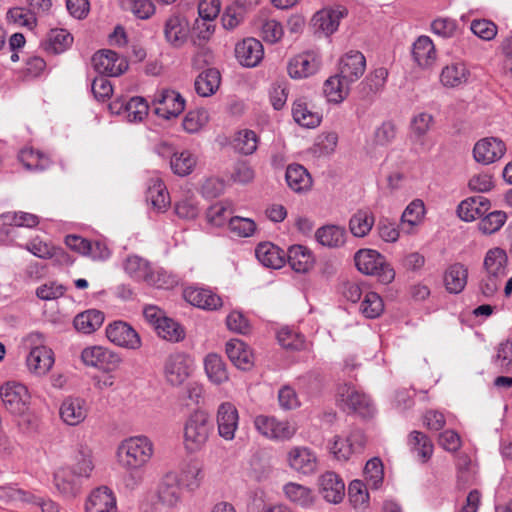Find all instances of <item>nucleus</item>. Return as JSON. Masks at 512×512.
<instances>
[{
    "label": "nucleus",
    "mask_w": 512,
    "mask_h": 512,
    "mask_svg": "<svg viewBox=\"0 0 512 512\" xmlns=\"http://www.w3.org/2000/svg\"><path fill=\"white\" fill-rule=\"evenodd\" d=\"M154 455V444L144 435L131 436L117 447L119 466L130 474L138 473L146 467Z\"/></svg>",
    "instance_id": "1"
},
{
    "label": "nucleus",
    "mask_w": 512,
    "mask_h": 512,
    "mask_svg": "<svg viewBox=\"0 0 512 512\" xmlns=\"http://www.w3.org/2000/svg\"><path fill=\"white\" fill-rule=\"evenodd\" d=\"M508 256L504 249L494 247L489 249L483 260L484 276L480 283L483 295L493 296L507 275Z\"/></svg>",
    "instance_id": "2"
},
{
    "label": "nucleus",
    "mask_w": 512,
    "mask_h": 512,
    "mask_svg": "<svg viewBox=\"0 0 512 512\" xmlns=\"http://www.w3.org/2000/svg\"><path fill=\"white\" fill-rule=\"evenodd\" d=\"M213 425L209 415L201 410L194 411L184 424V447L189 453L200 451L207 443Z\"/></svg>",
    "instance_id": "3"
},
{
    "label": "nucleus",
    "mask_w": 512,
    "mask_h": 512,
    "mask_svg": "<svg viewBox=\"0 0 512 512\" xmlns=\"http://www.w3.org/2000/svg\"><path fill=\"white\" fill-rule=\"evenodd\" d=\"M30 352L26 358V364L31 373L36 376L46 375L54 364L52 349L44 344V336L39 332L30 333L26 339Z\"/></svg>",
    "instance_id": "4"
},
{
    "label": "nucleus",
    "mask_w": 512,
    "mask_h": 512,
    "mask_svg": "<svg viewBox=\"0 0 512 512\" xmlns=\"http://www.w3.org/2000/svg\"><path fill=\"white\" fill-rule=\"evenodd\" d=\"M354 261L361 273L375 276L383 284H388L395 278L394 269L376 250L361 249L355 254Z\"/></svg>",
    "instance_id": "5"
},
{
    "label": "nucleus",
    "mask_w": 512,
    "mask_h": 512,
    "mask_svg": "<svg viewBox=\"0 0 512 512\" xmlns=\"http://www.w3.org/2000/svg\"><path fill=\"white\" fill-rule=\"evenodd\" d=\"M336 401L344 411L354 412L362 417H369L374 412L370 398L350 384L338 386Z\"/></svg>",
    "instance_id": "6"
},
{
    "label": "nucleus",
    "mask_w": 512,
    "mask_h": 512,
    "mask_svg": "<svg viewBox=\"0 0 512 512\" xmlns=\"http://www.w3.org/2000/svg\"><path fill=\"white\" fill-rule=\"evenodd\" d=\"M81 360L86 366L94 367L107 373L117 370L122 363L118 353L103 346L84 348L81 352Z\"/></svg>",
    "instance_id": "7"
},
{
    "label": "nucleus",
    "mask_w": 512,
    "mask_h": 512,
    "mask_svg": "<svg viewBox=\"0 0 512 512\" xmlns=\"http://www.w3.org/2000/svg\"><path fill=\"white\" fill-rule=\"evenodd\" d=\"M152 104L156 115L169 120L184 111L186 101L179 92L173 89H162L154 94Z\"/></svg>",
    "instance_id": "8"
},
{
    "label": "nucleus",
    "mask_w": 512,
    "mask_h": 512,
    "mask_svg": "<svg viewBox=\"0 0 512 512\" xmlns=\"http://www.w3.org/2000/svg\"><path fill=\"white\" fill-rule=\"evenodd\" d=\"M254 426L261 435L271 440L286 441L296 433V427L289 421H280L273 416H256Z\"/></svg>",
    "instance_id": "9"
},
{
    "label": "nucleus",
    "mask_w": 512,
    "mask_h": 512,
    "mask_svg": "<svg viewBox=\"0 0 512 512\" xmlns=\"http://www.w3.org/2000/svg\"><path fill=\"white\" fill-rule=\"evenodd\" d=\"M365 444L366 438L364 433L356 429L351 431L347 437L335 436L329 450L335 459L347 461L353 454L361 453Z\"/></svg>",
    "instance_id": "10"
},
{
    "label": "nucleus",
    "mask_w": 512,
    "mask_h": 512,
    "mask_svg": "<svg viewBox=\"0 0 512 512\" xmlns=\"http://www.w3.org/2000/svg\"><path fill=\"white\" fill-rule=\"evenodd\" d=\"M1 400L12 414H22L28 408L30 395L28 389L20 383L6 382L0 387Z\"/></svg>",
    "instance_id": "11"
},
{
    "label": "nucleus",
    "mask_w": 512,
    "mask_h": 512,
    "mask_svg": "<svg viewBox=\"0 0 512 512\" xmlns=\"http://www.w3.org/2000/svg\"><path fill=\"white\" fill-rule=\"evenodd\" d=\"M106 336L114 345L137 350L141 347V338L137 331L127 322L114 321L106 327Z\"/></svg>",
    "instance_id": "12"
},
{
    "label": "nucleus",
    "mask_w": 512,
    "mask_h": 512,
    "mask_svg": "<svg viewBox=\"0 0 512 512\" xmlns=\"http://www.w3.org/2000/svg\"><path fill=\"white\" fill-rule=\"evenodd\" d=\"M92 64L97 72L108 76H119L128 68V62L112 50H101L92 57Z\"/></svg>",
    "instance_id": "13"
},
{
    "label": "nucleus",
    "mask_w": 512,
    "mask_h": 512,
    "mask_svg": "<svg viewBox=\"0 0 512 512\" xmlns=\"http://www.w3.org/2000/svg\"><path fill=\"white\" fill-rule=\"evenodd\" d=\"M321 66L320 56L313 51L296 55L289 60L287 71L293 79H303L316 74Z\"/></svg>",
    "instance_id": "14"
},
{
    "label": "nucleus",
    "mask_w": 512,
    "mask_h": 512,
    "mask_svg": "<svg viewBox=\"0 0 512 512\" xmlns=\"http://www.w3.org/2000/svg\"><path fill=\"white\" fill-rule=\"evenodd\" d=\"M112 113L123 114L129 122H142L148 115L149 106L142 97H132L126 101L123 98L115 99L110 103Z\"/></svg>",
    "instance_id": "15"
},
{
    "label": "nucleus",
    "mask_w": 512,
    "mask_h": 512,
    "mask_svg": "<svg viewBox=\"0 0 512 512\" xmlns=\"http://www.w3.org/2000/svg\"><path fill=\"white\" fill-rule=\"evenodd\" d=\"M192 361L186 354L176 353L168 357L165 363V378L173 386L183 384L190 376Z\"/></svg>",
    "instance_id": "16"
},
{
    "label": "nucleus",
    "mask_w": 512,
    "mask_h": 512,
    "mask_svg": "<svg viewBox=\"0 0 512 512\" xmlns=\"http://www.w3.org/2000/svg\"><path fill=\"white\" fill-rule=\"evenodd\" d=\"M287 462L291 469L304 476L314 473L318 465L315 453L304 446L292 447L287 453Z\"/></svg>",
    "instance_id": "17"
},
{
    "label": "nucleus",
    "mask_w": 512,
    "mask_h": 512,
    "mask_svg": "<svg viewBox=\"0 0 512 512\" xmlns=\"http://www.w3.org/2000/svg\"><path fill=\"white\" fill-rule=\"evenodd\" d=\"M89 412V407L84 398L68 396L59 408L61 420L69 426H77L84 422Z\"/></svg>",
    "instance_id": "18"
},
{
    "label": "nucleus",
    "mask_w": 512,
    "mask_h": 512,
    "mask_svg": "<svg viewBox=\"0 0 512 512\" xmlns=\"http://www.w3.org/2000/svg\"><path fill=\"white\" fill-rule=\"evenodd\" d=\"M506 151L505 143L495 137L479 140L473 149L474 159L481 164L488 165L503 157Z\"/></svg>",
    "instance_id": "19"
},
{
    "label": "nucleus",
    "mask_w": 512,
    "mask_h": 512,
    "mask_svg": "<svg viewBox=\"0 0 512 512\" xmlns=\"http://www.w3.org/2000/svg\"><path fill=\"white\" fill-rule=\"evenodd\" d=\"M366 69V58L360 51L351 50L339 61V75L354 83L362 77Z\"/></svg>",
    "instance_id": "20"
},
{
    "label": "nucleus",
    "mask_w": 512,
    "mask_h": 512,
    "mask_svg": "<svg viewBox=\"0 0 512 512\" xmlns=\"http://www.w3.org/2000/svg\"><path fill=\"white\" fill-rule=\"evenodd\" d=\"M238 423L239 414L237 408L230 402L220 404L217 410V426L220 437L227 441L233 440Z\"/></svg>",
    "instance_id": "21"
},
{
    "label": "nucleus",
    "mask_w": 512,
    "mask_h": 512,
    "mask_svg": "<svg viewBox=\"0 0 512 512\" xmlns=\"http://www.w3.org/2000/svg\"><path fill=\"white\" fill-rule=\"evenodd\" d=\"M235 56L242 66L256 67L264 56L263 45L255 38H246L236 44Z\"/></svg>",
    "instance_id": "22"
},
{
    "label": "nucleus",
    "mask_w": 512,
    "mask_h": 512,
    "mask_svg": "<svg viewBox=\"0 0 512 512\" xmlns=\"http://www.w3.org/2000/svg\"><path fill=\"white\" fill-rule=\"evenodd\" d=\"M116 509L113 491L105 485L94 489L85 503L86 512H115Z\"/></svg>",
    "instance_id": "23"
},
{
    "label": "nucleus",
    "mask_w": 512,
    "mask_h": 512,
    "mask_svg": "<svg viewBox=\"0 0 512 512\" xmlns=\"http://www.w3.org/2000/svg\"><path fill=\"white\" fill-rule=\"evenodd\" d=\"M346 14L347 10L342 6L322 9L313 16V26L316 30L329 36L338 29L340 20L344 18Z\"/></svg>",
    "instance_id": "24"
},
{
    "label": "nucleus",
    "mask_w": 512,
    "mask_h": 512,
    "mask_svg": "<svg viewBox=\"0 0 512 512\" xmlns=\"http://www.w3.org/2000/svg\"><path fill=\"white\" fill-rule=\"evenodd\" d=\"M197 488L198 482H160L157 494L163 504L172 507L178 503L184 491L192 493Z\"/></svg>",
    "instance_id": "25"
},
{
    "label": "nucleus",
    "mask_w": 512,
    "mask_h": 512,
    "mask_svg": "<svg viewBox=\"0 0 512 512\" xmlns=\"http://www.w3.org/2000/svg\"><path fill=\"white\" fill-rule=\"evenodd\" d=\"M184 297L191 305L204 310H217L222 306L220 296L207 288L189 287L185 289Z\"/></svg>",
    "instance_id": "26"
},
{
    "label": "nucleus",
    "mask_w": 512,
    "mask_h": 512,
    "mask_svg": "<svg viewBox=\"0 0 512 512\" xmlns=\"http://www.w3.org/2000/svg\"><path fill=\"white\" fill-rule=\"evenodd\" d=\"M189 24L185 17L174 14L165 22L164 35L166 40L174 47L182 46L188 37Z\"/></svg>",
    "instance_id": "27"
},
{
    "label": "nucleus",
    "mask_w": 512,
    "mask_h": 512,
    "mask_svg": "<svg viewBox=\"0 0 512 512\" xmlns=\"http://www.w3.org/2000/svg\"><path fill=\"white\" fill-rule=\"evenodd\" d=\"M490 201L482 196H472L463 200L457 208L458 216L466 221L470 222L477 218L484 216L490 209Z\"/></svg>",
    "instance_id": "28"
},
{
    "label": "nucleus",
    "mask_w": 512,
    "mask_h": 512,
    "mask_svg": "<svg viewBox=\"0 0 512 512\" xmlns=\"http://www.w3.org/2000/svg\"><path fill=\"white\" fill-rule=\"evenodd\" d=\"M470 71L463 62H452L444 66L440 73V82L444 87L456 88L465 85Z\"/></svg>",
    "instance_id": "29"
},
{
    "label": "nucleus",
    "mask_w": 512,
    "mask_h": 512,
    "mask_svg": "<svg viewBox=\"0 0 512 512\" xmlns=\"http://www.w3.org/2000/svg\"><path fill=\"white\" fill-rule=\"evenodd\" d=\"M146 200L158 212H164L170 206V195L162 179L154 177L148 181Z\"/></svg>",
    "instance_id": "30"
},
{
    "label": "nucleus",
    "mask_w": 512,
    "mask_h": 512,
    "mask_svg": "<svg viewBox=\"0 0 512 512\" xmlns=\"http://www.w3.org/2000/svg\"><path fill=\"white\" fill-rule=\"evenodd\" d=\"M226 354L239 369L248 370L253 365L252 352L242 340L231 339L228 341L226 343Z\"/></svg>",
    "instance_id": "31"
},
{
    "label": "nucleus",
    "mask_w": 512,
    "mask_h": 512,
    "mask_svg": "<svg viewBox=\"0 0 512 512\" xmlns=\"http://www.w3.org/2000/svg\"><path fill=\"white\" fill-rule=\"evenodd\" d=\"M70 469L72 475L78 478H89L92 476L94 464L92 461V451L88 446L80 444L77 447Z\"/></svg>",
    "instance_id": "32"
},
{
    "label": "nucleus",
    "mask_w": 512,
    "mask_h": 512,
    "mask_svg": "<svg viewBox=\"0 0 512 512\" xmlns=\"http://www.w3.org/2000/svg\"><path fill=\"white\" fill-rule=\"evenodd\" d=\"M412 55L422 68L431 67L437 58L435 46L428 36H420L413 44Z\"/></svg>",
    "instance_id": "33"
},
{
    "label": "nucleus",
    "mask_w": 512,
    "mask_h": 512,
    "mask_svg": "<svg viewBox=\"0 0 512 512\" xmlns=\"http://www.w3.org/2000/svg\"><path fill=\"white\" fill-rule=\"evenodd\" d=\"M220 72L215 68L202 71L195 79L196 93L201 97H209L216 93L220 86Z\"/></svg>",
    "instance_id": "34"
},
{
    "label": "nucleus",
    "mask_w": 512,
    "mask_h": 512,
    "mask_svg": "<svg viewBox=\"0 0 512 512\" xmlns=\"http://www.w3.org/2000/svg\"><path fill=\"white\" fill-rule=\"evenodd\" d=\"M292 115L295 122L307 128H314L321 122V115L311 109L305 98L294 101Z\"/></svg>",
    "instance_id": "35"
},
{
    "label": "nucleus",
    "mask_w": 512,
    "mask_h": 512,
    "mask_svg": "<svg viewBox=\"0 0 512 512\" xmlns=\"http://www.w3.org/2000/svg\"><path fill=\"white\" fill-rule=\"evenodd\" d=\"M351 84L337 74L325 81L323 91L329 102L339 104L348 96Z\"/></svg>",
    "instance_id": "36"
},
{
    "label": "nucleus",
    "mask_w": 512,
    "mask_h": 512,
    "mask_svg": "<svg viewBox=\"0 0 512 512\" xmlns=\"http://www.w3.org/2000/svg\"><path fill=\"white\" fill-rule=\"evenodd\" d=\"M197 161V156L189 150L175 151L170 156V168L175 175L185 177L194 171Z\"/></svg>",
    "instance_id": "37"
},
{
    "label": "nucleus",
    "mask_w": 512,
    "mask_h": 512,
    "mask_svg": "<svg viewBox=\"0 0 512 512\" xmlns=\"http://www.w3.org/2000/svg\"><path fill=\"white\" fill-rule=\"evenodd\" d=\"M288 186L295 192H303L312 186V178L307 169L300 164H291L285 174Z\"/></svg>",
    "instance_id": "38"
},
{
    "label": "nucleus",
    "mask_w": 512,
    "mask_h": 512,
    "mask_svg": "<svg viewBox=\"0 0 512 512\" xmlns=\"http://www.w3.org/2000/svg\"><path fill=\"white\" fill-rule=\"evenodd\" d=\"M346 230L337 225H325L317 229L315 233L316 240L323 246L329 248H339L346 242Z\"/></svg>",
    "instance_id": "39"
},
{
    "label": "nucleus",
    "mask_w": 512,
    "mask_h": 512,
    "mask_svg": "<svg viewBox=\"0 0 512 512\" xmlns=\"http://www.w3.org/2000/svg\"><path fill=\"white\" fill-rule=\"evenodd\" d=\"M255 255L260 263L273 269L281 268L285 262L283 251L270 242L258 244Z\"/></svg>",
    "instance_id": "40"
},
{
    "label": "nucleus",
    "mask_w": 512,
    "mask_h": 512,
    "mask_svg": "<svg viewBox=\"0 0 512 512\" xmlns=\"http://www.w3.org/2000/svg\"><path fill=\"white\" fill-rule=\"evenodd\" d=\"M468 269L461 263H454L444 274V284L450 293H460L467 284Z\"/></svg>",
    "instance_id": "41"
},
{
    "label": "nucleus",
    "mask_w": 512,
    "mask_h": 512,
    "mask_svg": "<svg viewBox=\"0 0 512 512\" xmlns=\"http://www.w3.org/2000/svg\"><path fill=\"white\" fill-rule=\"evenodd\" d=\"M73 43V36L65 29H52L42 43L43 48L53 54L66 51Z\"/></svg>",
    "instance_id": "42"
},
{
    "label": "nucleus",
    "mask_w": 512,
    "mask_h": 512,
    "mask_svg": "<svg viewBox=\"0 0 512 512\" xmlns=\"http://www.w3.org/2000/svg\"><path fill=\"white\" fill-rule=\"evenodd\" d=\"M288 263L298 273L309 271L314 263L312 253L302 245H293L287 251Z\"/></svg>",
    "instance_id": "43"
},
{
    "label": "nucleus",
    "mask_w": 512,
    "mask_h": 512,
    "mask_svg": "<svg viewBox=\"0 0 512 512\" xmlns=\"http://www.w3.org/2000/svg\"><path fill=\"white\" fill-rule=\"evenodd\" d=\"M425 206L422 200H413L404 210L401 216V225L405 233L411 234L414 232L424 218Z\"/></svg>",
    "instance_id": "44"
},
{
    "label": "nucleus",
    "mask_w": 512,
    "mask_h": 512,
    "mask_svg": "<svg viewBox=\"0 0 512 512\" xmlns=\"http://www.w3.org/2000/svg\"><path fill=\"white\" fill-rule=\"evenodd\" d=\"M104 322V314L96 309L86 310L76 315L73 321L75 329L84 334L95 332Z\"/></svg>",
    "instance_id": "45"
},
{
    "label": "nucleus",
    "mask_w": 512,
    "mask_h": 512,
    "mask_svg": "<svg viewBox=\"0 0 512 512\" xmlns=\"http://www.w3.org/2000/svg\"><path fill=\"white\" fill-rule=\"evenodd\" d=\"M204 368L208 379L216 385L229 379L226 364L218 354H208L204 359Z\"/></svg>",
    "instance_id": "46"
},
{
    "label": "nucleus",
    "mask_w": 512,
    "mask_h": 512,
    "mask_svg": "<svg viewBox=\"0 0 512 512\" xmlns=\"http://www.w3.org/2000/svg\"><path fill=\"white\" fill-rule=\"evenodd\" d=\"M283 491L290 501L302 507L310 506L316 498L312 489L299 482H288Z\"/></svg>",
    "instance_id": "47"
},
{
    "label": "nucleus",
    "mask_w": 512,
    "mask_h": 512,
    "mask_svg": "<svg viewBox=\"0 0 512 512\" xmlns=\"http://www.w3.org/2000/svg\"><path fill=\"white\" fill-rule=\"evenodd\" d=\"M408 443L414 456L421 462L428 461L433 454V443L427 435L420 431H413L409 435Z\"/></svg>",
    "instance_id": "48"
},
{
    "label": "nucleus",
    "mask_w": 512,
    "mask_h": 512,
    "mask_svg": "<svg viewBox=\"0 0 512 512\" xmlns=\"http://www.w3.org/2000/svg\"><path fill=\"white\" fill-rule=\"evenodd\" d=\"M125 272L136 281H145L152 266L150 262L138 255H129L124 263Z\"/></svg>",
    "instance_id": "49"
},
{
    "label": "nucleus",
    "mask_w": 512,
    "mask_h": 512,
    "mask_svg": "<svg viewBox=\"0 0 512 512\" xmlns=\"http://www.w3.org/2000/svg\"><path fill=\"white\" fill-rule=\"evenodd\" d=\"M375 219L369 210H358L352 215L349 221L350 232L355 237H364L372 229Z\"/></svg>",
    "instance_id": "50"
},
{
    "label": "nucleus",
    "mask_w": 512,
    "mask_h": 512,
    "mask_svg": "<svg viewBox=\"0 0 512 512\" xmlns=\"http://www.w3.org/2000/svg\"><path fill=\"white\" fill-rule=\"evenodd\" d=\"M19 160L29 171H42L50 166L49 158L32 148L22 149L19 153Z\"/></svg>",
    "instance_id": "51"
},
{
    "label": "nucleus",
    "mask_w": 512,
    "mask_h": 512,
    "mask_svg": "<svg viewBox=\"0 0 512 512\" xmlns=\"http://www.w3.org/2000/svg\"><path fill=\"white\" fill-rule=\"evenodd\" d=\"M233 145L239 153L243 155H251L257 150L258 136L252 130H241L235 135Z\"/></svg>",
    "instance_id": "52"
},
{
    "label": "nucleus",
    "mask_w": 512,
    "mask_h": 512,
    "mask_svg": "<svg viewBox=\"0 0 512 512\" xmlns=\"http://www.w3.org/2000/svg\"><path fill=\"white\" fill-rule=\"evenodd\" d=\"M159 323L156 325L155 330L161 338L171 342H178L185 337L184 329L173 319L165 317Z\"/></svg>",
    "instance_id": "53"
},
{
    "label": "nucleus",
    "mask_w": 512,
    "mask_h": 512,
    "mask_svg": "<svg viewBox=\"0 0 512 512\" xmlns=\"http://www.w3.org/2000/svg\"><path fill=\"white\" fill-rule=\"evenodd\" d=\"M434 125V117L427 112H420L413 116L410 123L411 136L416 141H422L424 136Z\"/></svg>",
    "instance_id": "54"
},
{
    "label": "nucleus",
    "mask_w": 512,
    "mask_h": 512,
    "mask_svg": "<svg viewBox=\"0 0 512 512\" xmlns=\"http://www.w3.org/2000/svg\"><path fill=\"white\" fill-rule=\"evenodd\" d=\"M5 227H28L38 225V216L26 212H8L1 215Z\"/></svg>",
    "instance_id": "55"
},
{
    "label": "nucleus",
    "mask_w": 512,
    "mask_h": 512,
    "mask_svg": "<svg viewBox=\"0 0 512 512\" xmlns=\"http://www.w3.org/2000/svg\"><path fill=\"white\" fill-rule=\"evenodd\" d=\"M507 215L503 211H493L481 217L478 228L483 234H493L505 224Z\"/></svg>",
    "instance_id": "56"
},
{
    "label": "nucleus",
    "mask_w": 512,
    "mask_h": 512,
    "mask_svg": "<svg viewBox=\"0 0 512 512\" xmlns=\"http://www.w3.org/2000/svg\"><path fill=\"white\" fill-rule=\"evenodd\" d=\"M384 310L382 298L375 292H367L360 304V311L366 318H377Z\"/></svg>",
    "instance_id": "57"
},
{
    "label": "nucleus",
    "mask_w": 512,
    "mask_h": 512,
    "mask_svg": "<svg viewBox=\"0 0 512 512\" xmlns=\"http://www.w3.org/2000/svg\"><path fill=\"white\" fill-rule=\"evenodd\" d=\"M209 121V114L205 109L189 111L182 122L183 129L188 133L199 132Z\"/></svg>",
    "instance_id": "58"
},
{
    "label": "nucleus",
    "mask_w": 512,
    "mask_h": 512,
    "mask_svg": "<svg viewBox=\"0 0 512 512\" xmlns=\"http://www.w3.org/2000/svg\"><path fill=\"white\" fill-rule=\"evenodd\" d=\"M232 209L229 205L218 202L210 206L206 212L208 223L215 227H222L231 218Z\"/></svg>",
    "instance_id": "59"
},
{
    "label": "nucleus",
    "mask_w": 512,
    "mask_h": 512,
    "mask_svg": "<svg viewBox=\"0 0 512 512\" xmlns=\"http://www.w3.org/2000/svg\"><path fill=\"white\" fill-rule=\"evenodd\" d=\"M144 282L156 288L168 289L177 284V279L163 268L152 267Z\"/></svg>",
    "instance_id": "60"
},
{
    "label": "nucleus",
    "mask_w": 512,
    "mask_h": 512,
    "mask_svg": "<svg viewBox=\"0 0 512 512\" xmlns=\"http://www.w3.org/2000/svg\"><path fill=\"white\" fill-rule=\"evenodd\" d=\"M228 228L233 235L246 238L254 234L256 224L250 218L234 216L229 219Z\"/></svg>",
    "instance_id": "61"
},
{
    "label": "nucleus",
    "mask_w": 512,
    "mask_h": 512,
    "mask_svg": "<svg viewBox=\"0 0 512 512\" xmlns=\"http://www.w3.org/2000/svg\"><path fill=\"white\" fill-rule=\"evenodd\" d=\"M7 20L10 23L32 29L36 25V14L30 8L14 7L7 12Z\"/></svg>",
    "instance_id": "62"
},
{
    "label": "nucleus",
    "mask_w": 512,
    "mask_h": 512,
    "mask_svg": "<svg viewBox=\"0 0 512 512\" xmlns=\"http://www.w3.org/2000/svg\"><path fill=\"white\" fill-rule=\"evenodd\" d=\"M277 339L286 349L301 350L305 346L304 336L287 327L278 331Z\"/></svg>",
    "instance_id": "63"
},
{
    "label": "nucleus",
    "mask_w": 512,
    "mask_h": 512,
    "mask_svg": "<svg viewBox=\"0 0 512 512\" xmlns=\"http://www.w3.org/2000/svg\"><path fill=\"white\" fill-rule=\"evenodd\" d=\"M493 364L501 371H507L512 366V341L506 340L497 346Z\"/></svg>",
    "instance_id": "64"
}]
</instances>
